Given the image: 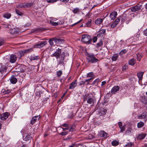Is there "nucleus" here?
I'll return each mask as SVG.
<instances>
[{"label": "nucleus", "mask_w": 147, "mask_h": 147, "mask_svg": "<svg viewBox=\"0 0 147 147\" xmlns=\"http://www.w3.org/2000/svg\"><path fill=\"white\" fill-rule=\"evenodd\" d=\"M10 81L11 83L14 84H16L17 82V80L14 76H12L10 79Z\"/></svg>", "instance_id": "nucleus-23"}, {"label": "nucleus", "mask_w": 147, "mask_h": 147, "mask_svg": "<svg viewBox=\"0 0 147 147\" xmlns=\"http://www.w3.org/2000/svg\"><path fill=\"white\" fill-rule=\"evenodd\" d=\"M147 113L146 112H144L142 114L138 116V118L140 119H144L145 121L147 120Z\"/></svg>", "instance_id": "nucleus-12"}, {"label": "nucleus", "mask_w": 147, "mask_h": 147, "mask_svg": "<svg viewBox=\"0 0 147 147\" xmlns=\"http://www.w3.org/2000/svg\"><path fill=\"white\" fill-rule=\"evenodd\" d=\"M137 59L138 60L140 61L142 57V54L141 53H138L137 54Z\"/></svg>", "instance_id": "nucleus-34"}, {"label": "nucleus", "mask_w": 147, "mask_h": 147, "mask_svg": "<svg viewBox=\"0 0 147 147\" xmlns=\"http://www.w3.org/2000/svg\"><path fill=\"white\" fill-rule=\"evenodd\" d=\"M136 60L133 58L130 59L129 61V64L130 65H134L135 63Z\"/></svg>", "instance_id": "nucleus-29"}, {"label": "nucleus", "mask_w": 147, "mask_h": 147, "mask_svg": "<svg viewBox=\"0 0 147 147\" xmlns=\"http://www.w3.org/2000/svg\"><path fill=\"white\" fill-rule=\"evenodd\" d=\"M35 94V96L36 97H37L38 98H40L41 96V95L40 92H37Z\"/></svg>", "instance_id": "nucleus-54"}, {"label": "nucleus", "mask_w": 147, "mask_h": 147, "mask_svg": "<svg viewBox=\"0 0 147 147\" xmlns=\"http://www.w3.org/2000/svg\"><path fill=\"white\" fill-rule=\"evenodd\" d=\"M62 74V72L61 70H59L57 72V77H59Z\"/></svg>", "instance_id": "nucleus-43"}, {"label": "nucleus", "mask_w": 147, "mask_h": 147, "mask_svg": "<svg viewBox=\"0 0 147 147\" xmlns=\"http://www.w3.org/2000/svg\"><path fill=\"white\" fill-rule=\"evenodd\" d=\"M144 73V72H140L137 73V76L139 80H140L142 79V76Z\"/></svg>", "instance_id": "nucleus-31"}, {"label": "nucleus", "mask_w": 147, "mask_h": 147, "mask_svg": "<svg viewBox=\"0 0 147 147\" xmlns=\"http://www.w3.org/2000/svg\"><path fill=\"white\" fill-rule=\"evenodd\" d=\"M79 11V9L78 8H74L73 10V12L74 13H76Z\"/></svg>", "instance_id": "nucleus-47"}, {"label": "nucleus", "mask_w": 147, "mask_h": 147, "mask_svg": "<svg viewBox=\"0 0 147 147\" xmlns=\"http://www.w3.org/2000/svg\"><path fill=\"white\" fill-rule=\"evenodd\" d=\"M9 115V113L7 112L2 114H0V119L2 121L6 120L8 118Z\"/></svg>", "instance_id": "nucleus-7"}, {"label": "nucleus", "mask_w": 147, "mask_h": 147, "mask_svg": "<svg viewBox=\"0 0 147 147\" xmlns=\"http://www.w3.org/2000/svg\"><path fill=\"white\" fill-rule=\"evenodd\" d=\"M64 53H61V49L58 48L56 50V51L52 54L51 55L52 57H55L56 59L59 60H58V62L59 64L63 63V61L65 59V54Z\"/></svg>", "instance_id": "nucleus-1"}, {"label": "nucleus", "mask_w": 147, "mask_h": 147, "mask_svg": "<svg viewBox=\"0 0 147 147\" xmlns=\"http://www.w3.org/2000/svg\"><path fill=\"white\" fill-rule=\"evenodd\" d=\"M58 1H61L66 3L68 2L69 0H58Z\"/></svg>", "instance_id": "nucleus-60"}, {"label": "nucleus", "mask_w": 147, "mask_h": 147, "mask_svg": "<svg viewBox=\"0 0 147 147\" xmlns=\"http://www.w3.org/2000/svg\"><path fill=\"white\" fill-rule=\"evenodd\" d=\"M132 18L131 14L128 13V17L127 18L126 21V23L127 24H128L129 23L131 20Z\"/></svg>", "instance_id": "nucleus-32"}, {"label": "nucleus", "mask_w": 147, "mask_h": 147, "mask_svg": "<svg viewBox=\"0 0 147 147\" xmlns=\"http://www.w3.org/2000/svg\"><path fill=\"white\" fill-rule=\"evenodd\" d=\"M107 134V133L104 131H101L99 132L98 136L100 137L106 138Z\"/></svg>", "instance_id": "nucleus-16"}, {"label": "nucleus", "mask_w": 147, "mask_h": 147, "mask_svg": "<svg viewBox=\"0 0 147 147\" xmlns=\"http://www.w3.org/2000/svg\"><path fill=\"white\" fill-rule=\"evenodd\" d=\"M15 11L16 13L18 16H22L23 14V13L21 11L17 9H15Z\"/></svg>", "instance_id": "nucleus-36"}, {"label": "nucleus", "mask_w": 147, "mask_h": 147, "mask_svg": "<svg viewBox=\"0 0 147 147\" xmlns=\"http://www.w3.org/2000/svg\"><path fill=\"white\" fill-rule=\"evenodd\" d=\"M89 62H91L92 63H96L98 61V59L96 58L94 55H93L90 58H87Z\"/></svg>", "instance_id": "nucleus-15"}, {"label": "nucleus", "mask_w": 147, "mask_h": 147, "mask_svg": "<svg viewBox=\"0 0 147 147\" xmlns=\"http://www.w3.org/2000/svg\"><path fill=\"white\" fill-rule=\"evenodd\" d=\"M61 126L66 127H69V125L66 123H64L61 125Z\"/></svg>", "instance_id": "nucleus-56"}, {"label": "nucleus", "mask_w": 147, "mask_h": 147, "mask_svg": "<svg viewBox=\"0 0 147 147\" xmlns=\"http://www.w3.org/2000/svg\"><path fill=\"white\" fill-rule=\"evenodd\" d=\"M103 45V40L101 39L97 43L95 46L98 49L101 50Z\"/></svg>", "instance_id": "nucleus-8"}, {"label": "nucleus", "mask_w": 147, "mask_h": 147, "mask_svg": "<svg viewBox=\"0 0 147 147\" xmlns=\"http://www.w3.org/2000/svg\"><path fill=\"white\" fill-rule=\"evenodd\" d=\"M117 24V23H116V22H114L111 25V28H114L116 26Z\"/></svg>", "instance_id": "nucleus-52"}, {"label": "nucleus", "mask_w": 147, "mask_h": 147, "mask_svg": "<svg viewBox=\"0 0 147 147\" xmlns=\"http://www.w3.org/2000/svg\"><path fill=\"white\" fill-rule=\"evenodd\" d=\"M128 68L127 66L126 65H125L122 68L123 70H125L126 69H127Z\"/></svg>", "instance_id": "nucleus-58"}, {"label": "nucleus", "mask_w": 147, "mask_h": 147, "mask_svg": "<svg viewBox=\"0 0 147 147\" xmlns=\"http://www.w3.org/2000/svg\"><path fill=\"white\" fill-rule=\"evenodd\" d=\"M97 36H94L93 38V43L96 42L97 40Z\"/></svg>", "instance_id": "nucleus-55"}, {"label": "nucleus", "mask_w": 147, "mask_h": 147, "mask_svg": "<svg viewBox=\"0 0 147 147\" xmlns=\"http://www.w3.org/2000/svg\"><path fill=\"white\" fill-rule=\"evenodd\" d=\"M40 116V115L38 116H35L32 118L31 120L30 121V123L31 125H33L34 124L37 120H38L39 119Z\"/></svg>", "instance_id": "nucleus-10"}, {"label": "nucleus", "mask_w": 147, "mask_h": 147, "mask_svg": "<svg viewBox=\"0 0 147 147\" xmlns=\"http://www.w3.org/2000/svg\"><path fill=\"white\" fill-rule=\"evenodd\" d=\"M40 57L39 56H35L34 55H31L30 58L31 61H32L34 60H37L39 59Z\"/></svg>", "instance_id": "nucleus-22"}, {"label": "nucleus", "mask_w": 147, "mask_h": 147, "mask_svg": "<svg viewBox=\"0 0 147 147\" xmlns=\"http://www.w3.org/2000/svg\"><path fill=\"white\" fill-rule=\"evenodd\" d=\"M47 44V42L46 41H42L38 42L36 44V45L38 48H40L43 47Z\"/></svg>", "instance_id": "nucleus-14"}, {"label": "nucleus", "mask_w": 147, "mask_h": 147, "mask_svg": "<svg viewBox=\"0 0 147 147\" xmlns=\"http://www.w3.org/2000/svg\"><path fill=\"white\" fill-rule=\"evenodd\" d=\"M86 56L88 57V58H90L92 57L94 55V54L92 53H86Z\"/></svg>", "instance_id": "nucleus-46"}, {"label": "nucleus", "mask_w": 147, "mask_h": 147, "mask_svg": "<svg viewBox=\"0 0 147 147\" xmlns=\"http://www.w3.org/2000/svg\"><path fill=\"white\" fill-rule=\"evenodd\" d=\"M146 135V134L145 133L139 134L136 137L137 139L138 140H142L144 138Z\"/></svg>", "instance_id": "nucleus-11"}, {"label": "nucleus", "mask_w": 147, "mask_h": 147, "mask_svg": "<svg viewBox=\"0 0 147 147\" xmlns=\"http://www.w3.org/2000/svg\"><path fill=\"white\" fill-rule=\"evenodd\" d=\"M84 85H87L89 84V82L86 80H84Z\"/></svg>", "instance_id": "nucleus-63"}, {"label": "nucleus", "mask_w": 147, "mask_h": 147, "mask_svg": "<svg viewBox=\"0 0 147 147\" xmlns=\"http://www.w3.org/2000/svg\"><path fill=\"white\" fill-rule=\"evenodd\" d=\"M3 28H9V26H10L8 23L6 22H3L1 24Z\"/></svg>", "instance_id": "nucleus-26"}, {"label": "nucleus", "mask_w": 147, "mask_h": 147, "mask_svg": "<svg viewBox=\"0 0 147 147\" xmlns=\"http://www.w3.org/2000/svg\"><path fill=\"white\" fill-rule=\"evenodd\" d=\"M120 87L118 86H115L111 89V92L113 94H115L120 89Z\"/></svg>", "instance_id": "nucleus-9"}, {"label": "nucleus", "mask_w": 147, "mask_h": 147, "mask_svg": "<svg viewBox=\"0 0 147 147\" xmlns=\"http://www.w3.org/2000/svg\"><path fill=\"white\" fill-rule=\"evenodd\" d=\"M75 126L74 125H72L70 127L69 126V131H74V129L75 128Z\"/></svg>", "instance_id": "nucleus-38"}, {"label": "nucleus", "mask_w": 147, "mask_h": 147, "mask_svg": "<svg viewBox=\"0 0 147 147\" xmlns=\"http://www.w3.org/2000/svg\"><path fill=\"white\" fill-rule=\"evenodd\" d=\"M125 147H134V145L133 143L130 142L126 144Z\"/></svg>", "instance_id": "nucleus-37"}, {"label": "nucleus", "mask_w": 147, "mask_h": 147, "mask_svg": "<svg viewBox=\"0 0 147 147\" xmlns=\"http://www.w3.org/2000/svg\"><path fill=\"white\" fill-rule=\"evenodd\" d=\"M144 34L146 36H147V28L144 31Z\"/></svg>", "instance_id": "nucleus-64"}, {"label": "nucleus", "mask_w": 147, "mask_h": 147, "mask_svg": "<svg viewBox=\"0 0 147 147\" xmlns=\"http://www.w3.org/2000/svg\"><path fill=\"white\" fill-rule=\"evenodd\" d=\"M92 20L89 19L88 22L86 23V26L88 27H90L91 25Z\"/></svg>", "instance_id": "nucleus-40"}, {"label": "nucleus", "mask_w": 147, "mask_h": 147, "mask_svg": "<svg viewBox=\"0 0 147 147\" xmlns=\"http://www.w3.org/2000/svg\"><path fill=\"white\" fill-rule=\"evenodd\" d=\"M50 23L53 26H57L59 25H62L63 24V22L61 21H59L57 22H55L53 21V20L50 21Z\"/></svg>", "instance_id": "nucleus-18"}, {"label": "nucleus", "mask_w": 147, "mask_h": 147, "mask_svg": "<svg viewBox=\"0 0 147 147\" xmlns=\"http://www.w3.org/2000/svg\"><path fill=\"white\" fill-rule=\"evenodd\" d=\"M82 19H81V20H79V21H78V22H77L76 23H74V24H73L71 25V26H74V25H76V24H78V23H80V22L82 21Z\"/></svg>", "instance_id": "nucleus-62"}, {"label": "nucleus", "mask_w": 147, "mask_h": 147, "mask_svg": "<svg viewBox=\"0 0 147 147\" xmlns=\"http://www.w3.org/2000/svg\"><path fill=\"white\" fill-rule=\"evenodd\" d=\"M58 0H47L46 1L48 3H52L56 2Z\"/></svg>", "instance_id": "nucleus-53"}, {"label": "nucleus", "mask_w": 147, "mask_h": 147, "mask_svg": "<svg viewBox=\"0 0 147 147\" xmlns=\"http://www.w3.org/2000/svg\"><path fill=\"white\" fill-rule=\"evenodd\" d=\"M84 80L81 81L79 83V85L81 86L82 85H84Z\"/></svg>", "instance_id": "nucleus-57"}, {"label": "nucleus", "mask_w": 147, "mask_h": 147, "mask_svg": "<svg viewBox=\"0 0 147 147\" xmlns=\"http://www.w3.org/2000/svg\"><path fill=\"white\" fill-rule=\"evenodd\" d=\"M100 82V79L99 78H98L94 80L93 82V83L94 84H97L98 82Z\"/></svg>", "instance_id": "nucleus-49"}, {"label": "nucleus", "mask_w": 147, "mask_h": 147, "mask_svg": "<svg viewBox=\"0 0 147 147\" xmlns=\"http://www.w3.org/2000/svg\"><path fill=\"white\" fill-rule=\"evenodd\" d=\"M127 51L125 49H124L121 50L119 53V55H122L126 53Z\"/></svg>", "instance_id": "nucleus-44"}, {"label": "nucleus", "mask_w": 147, "mask_h": 147, "mask_svg": "<svg viewBox=\"0 0 147 147\" xmlns=\"http://www.w3.org/2000/svg\"><path fill=\"white\" fill-rule=\"evenodd\" d=\"M84 101L87 100V102L89 104H92L93 105L95 102V99L92 98H89V95L88 94H86L83 97Z\"/></svg>", "instance_id": "nucleus-3"}, {"label": "nucleus", "mask_w": 147, "mask_h": 147, "mask_svg": "<svg viewBox=\"0 0 147 147\" xmlns=\"http://www.w3.org/2000/svg\"><path fill=\"white\" fill-rule=\"evenodd\" d=\"M104 19L98 18L95 20V23L96 25H99L101 24L103 20Z\"/></svg>", "instance_id": "nucleus-24"}, {"label": "nucleus", "mask_w": 147, "mask_h": 147, "mask_svg": "<svg viewBox=\"0 0 147 147\" xmlns=\"http://www.w3.org/2000/svg\"><path fill=\"white\" fill-rule=\"evenodd\" d=\"M77 85V80H76L70 84L69 88L71 89H74L76 87Z\"/></svg>", "instance_id": "nucleus-19"}, {"label": "nucleus", "mask_w": 147, "mask_h": 147, "mask_svg": "<svg viewBox=\"0 0 147 147\" xmlns=\"http://www.w3.org/2000/svg\"><path fill=\"white\" fill-rule=\"evenodd\" d=\"M32 4L31 3H25V8H27V7H29L32 5Z\"/></svg>", "instance_id": "nucleus-42"}, {"label": "nucleus", "mask_w": 147, "mask_h": 147, "mask_svg": "<svg viewBox=\"0 0 147 147\" xmlns=\"http://www.w3.org/2000/svg\"><path fill=\"white\" fill-rule=\"evenodd\" d=\"M142 5L138 4L135 6L131 7V12H135L140 9L142 8Z\"/></svg>", "instance_id": "nucleus-5"}, {"label": "nucleus", "mask_w": 147, "mask_h": 147, "mask_svg": "<svg viewBox=\"0 0 147 147\" xmlns=\"http://www.w3.org/2000/svg\"><path fill=\"white\" fill-rule=\"evenodd\" d=\"M25 3H20L16 5V7L18 8H25Z\"/></svg>", "instance_id": "nucleus-28"}, {"label": "nucleus", "mask_w": 147, "mask_h": 147, "mask_svg": "<svg viewBox=\"0 0 147 147\" xmlns=\"http://www.w3.org/2000/svg\"><path fill=\"white\" fill-rule=\"evenodd\" d=\"M125 125H124L123 126L121 127H119L120 129V132H123L125 130Z\"/></svg>", "instance_id": "nucleus-50"}, {"label": "nucleus", "mask_w": 147, "mask_h": 147, "mask_svg": "<svg viewBox=\"0 0 147 147\" xmlns=\"http://www.w3.org/2000/svg\"><path fill=\"white\" fill-rule=\"evenodd\" d=\"M128 14H123L121 17V21L122 23L126 22L127 18L128 17Z\"/></svg>", "instance_id": "nucleus-21"}, {"label": "nucleus", "mask_w": 147, "mask_h": 147, "mask_svg": "<svg viewBox=\"0 0 147 147\" xmlns=\"http://www.w3.org/2000/svg\"><path fill=\"white\" fill-rule=\"evenodd\" d=\"M17 59V57L16 55H11L10 56L9 58V61L11 63H14Z\"/></svg>", "instance_id": "nucleus-13"}, {"label": "nucleus", "mask_w": 147, "mask_h": 147, "mask_svg": "<svg viewBox=\"0 0 147 147\" xmlns=\"http://www.w3.org/2000/svg\"><path fill=\"white\" fill-rule=\"evenodd\" d=\"M73 114H71V115H69L68 116V118L70 119H72L73 118Z\"/></svg>", "instance_id": "nucleus-61"}, {"label": "nucleus", "mask_w": 147, "mask_h": 147, "mask_svg": "<svg viewBox=\"0 0 147 147\" xmlns=\"http://www.w3.org/2000/svg\"><path fill=\"white\" fill-rule=\"evenodd\" d=\"M144 125V122L142 121H140L137 124V127L138 128L142 127Z\"/></svg>", "instance_id": "nucleus-35"}, {"label": "nucleus", "mask_w": 147, "mask_h": 147, "mask_svg": "<svg viewBox=\"0 0 147 147\" xmlns=\"http://www.w3.org/2000/svg\"><path fill=\"white\" fill-rule=\"evenodd\" d=\"M118 56L119 54L118 53L114 54L112 57L111 59L113 61H115L117 60Z\"/></svg>", "instance_id": "nucleus-25"}, {"label": "nucleus", "mask_w": 147, "mask_h": 147, "mask_svg": "<svg viewBox=\"0 0 147 147\" xmlns=\"http://www.w3.org/2000/svg\"><path fill=\"white\" fill-rule=\"evenodd\" d=\"M119 142L118 141L116 140H114L111 142V145L114 146H115L118 145Z\"/></svg>", "instance_id": "nucleus-33"}, {"label": "nucleus", "mask_w": 147, "mask_h": 147, "mask_svg": "<svg viewBox=\"0 0 147 147\" xmlns=\"http://www.w3.org/2000/svg\"><path fill=\"white\" fill-rule=\"evenodd\" d=\"M11 90L8 89H4L1 90L2 93L5 95L9 94L11 92Z\"/></svg>", "instance_id": "nucleus-20"}, {"label": "nucleus", "mask_w": 147, "mask_h": 147, "mask_svg": "<svg viewBox=\"0 0 147 147\" xmlns=\"http://www.w3.org/2000/svg\"><path fill=\"white\" fill-rule=\"evenodd\" d=\"M1 65L0 72L1 74L5 73L7 69V66L8 65L7 63H6L5 65H3L2 63H1Z\"/></svg>", "instance_id": "nucleus-6"}, {"label": "nucleus", "mask_w": 147, "mask_h": 147, "mask_svg": "<svg viewBox=\"0 0 147 147\" xmlns=\"http://www.w3.org/2000/svg\"><path fill=\"white\" fill-rule=\"evenodd\" d=\"M68 132L67 131H64L62 132L59 134V135H61V136H65L66 135L68 134Z\"/></svg>", "instance_id": "nucleus-51"}, {"label": "nucleus", "mask_w": 147, "mask_h": 147, "mask_svg": "<svg viewBox=\"0 0 147 147\" xmlns=\"http://www.w3.org/2000/svg\"><path fill=\"white\" fill-rule=\"evenodd\" d=\"M11 16V14L10 13H5L3 16V17L5 18H6L7 19H9Z\"/></svg>", "instance_id": "nucleus-30"}, {"label": "nucleus", "mask_w": 147, "mask_h": 147, "mask_svg": "<svg viewBox=\"0 0 147 147\" xmlns=\"http://www.w3.org/2000/svg\"><path fill=\"white\" fill-rule=\"evenodd\" d=\"M55 42L54 38H51L49 39V45L51 46H53L55 45L53 42Z\"/></svg>", "instance_id": "nucleus-27"}, {"label": "nucleus", "mask_w": 147, "mask_h": 147, "mask_svg": "<svg viewBox=\"0 0 147 147\" xmlns=\"http://www.w3.org/2000/svg\"><path fill=\"white\" fill-rule=\"evenodd\" d=\"M18 31L15 28H13L10 30V33L11 34L17 33Z\"/></svg>", "instance_id": "nucleus-39"}, {"label": "nucleus", "mask_w": 147, "mask_h": 147, "mask_svg": "<svg viewBox=\"0 0 147 147\" xmlns=\"http://www.w3.org/2000/svg\"><path fill=\"white\" fill-rule=\"evenodd\" d=\"M97 36L98 38L104 37L106 34V30L105 29H100L97 32Z\"/></svg>", "instance_id": "nucleus-4"}, {"label": "nucleus", "mask_w": 147, "mask_h": 147, "mask_svg": "<svg viewBox=\"0 0 147 147\" xmlns=\"http://www.w3.org/2000/svg\"><path fill=\"white\" fill-rule=\"evenodd\" d=\"M94 75V73L92 72H90L87 75V77H91L93 76Z\"/></svg>", "instance_id": "nucleus-48"}, {"label": "nucleus", "mask_w": 147, "mask_h": 147, "mask_svg": "<svg viewBox=\"0 0 147 147\" xmlns=\"http://www.w3.org/2000/svg\"><path fill=\"white\" fill-rule=\"evenodd\" d=\"M117 13L115 11L112 12L110 14V18L111 20L115 19L117 15Z\"/></svg>", "instance_id": "nucleus-17"}, {"label": "nucleus", "mask_w": 147, "mask_h": 147, "mask_svg": "<svg viewBox=\"0 0 147 147\" xmlns=\"http://www.w3.org/2000/svg\"><path fill=\"white\" fill-rule=\"evenodd\" d=\"M92 40L91 36L88 34H84L82 36L81 41L83 42L89 44L91 43Z\"/></svg>", "instance_id": "nucleus-2"}, {"label": "nucleus", "mask_w": 147, "mask_h": 147, "mask_svg": "<svg viewBox=\"0 0 147 147\" xmlns=\"http://www.w3.org/2000/svg\"><path fill=\"white\" fill-rule=\"evenodd\" d=\"M118 125L119 127L123 126V125H122V123L121 121H119L118 123Z\"/></svg>", "instance_id": "nucleus-59"}, {"label": "nucleus", "mask_w": 147, "mask_h": 147, "mask_svg": "<svg viewBox=\"0 0 147 147\" xmlns=\"http://www.w3.org/2000/svg\"><path fill=\"white\" fill-rule=\"evenodd\" d=\"M31 139V137L30 135H27L24 138L23 140L25 141H27L30 140Z\"/></svg>", "instance_id": "nucleus-41"}, {"label": "nucleus", "mask_w": 147, "mask_h": 147, "mask_svg": "<svg viewBox=\"0 0 147 147\" xmlns=\"http://www.w3.org/2000/svg\"><path fill=\"white\" fill-rule=\"evenodd\" d=\"M55 42V44H59L61 41V40L59 38H54Z\"/></svg>", "instance_id": "nucleus-45"}]
</instances>
